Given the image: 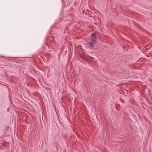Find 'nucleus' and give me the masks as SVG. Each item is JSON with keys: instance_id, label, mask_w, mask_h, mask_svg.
I'll return each mask as SVG.
<instances>
[{"instance_id": "obj_3", "label": "nucleus", "mask_w": 152, "mask_h": 152, "mask_svg": "<svg viewBox=\"0 0 152 152\" xmlns=\"http://www.w3.org/2000/svg\"><path fill=\"white\" fill-rule=\"evenodd\" d=\"M94 43L91 42L89 43L90 46V47H92L94 45Z\"/></svg>"}, {"instance_id": "obj_1", "label": "nucleus", "mask_w": 152, "mask_h": 152, "mask_svg": "<svg viewBox=\"0 0 152 152\" xmlns=\"http://www.w3.org/2000/svg\"><path fill=\"white\" fill-rule=\"evenodd\" d=\"M96 37L92 38L91 39L92 42H94V43H95V42H96Z\"/></svg>"}, {"instance_id": "obj_2", "label": "nucleus", "mask_w": 152, "mask_h": 152, "mask_svg": "<svg viewBox=\"0 0 152 152\" xmlns=\"http://www.w3.org/2000/svg\"><path fill=\"white\" fill-rule=\"evenodd\" d=\"M91 36L92 37V38L93 37H96V34L95 33H93L91 34Z\"/></svg>"}]
</instances>
